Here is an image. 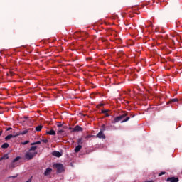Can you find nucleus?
Wrapping results in <instances>:
<instances>
[{
  "label": "nucleus",
  "mask_w": 182,
  "mask_h": 182,
  "mask_svg": "<svg viewBox=\"0 0 182 182\" xmlns=\"http://www.w3.org/2000/svg\"><path fill=\"white\" fill-rule=\"evenodd\" d=\"M36 154H38V151L27 152L25 154V159L26 160H32V159H33V157H35L36 156Z\"/></svg>",
  "instance_id": "f257e3e1"
},
{
  "label": "nucleus",
  "mask_w": 182,
  "mask_h": 182,
  "mask_svg": "<svg viewBox=\"0 0 182 182\" xmlns=\"http://www.w3.org/2000/svg\"><path fill=\"white\" fill-rule=\"evenodd\" d=\"M53 168H56L57 173H62L64 170L63 164H55L53 165Z\"/></svg>",
  "instance_id": "f03ea898"
},
{
  "label": "nucleus",
  "mask_w": 182,
  "mask_h": 182,
  "mask_svg": "<svg viewBox=\"0 0 182 182\" xmlns=\"http://www.w3.org/2000/svg\"><path fill=\"white\" fill-rule=\"evenodd\" d=\"M127 116V112H124L123 114L119 115L114 119V123H117V122H120V120H122Z\"/></svg>",
  "instance_id": "7ed1b4c3"
},
{
  "label": "nucleus",
  "mask_w": 182,
  "mask_h": 182,
  "mask_svg": "<svg viewBox=\"0 0 182 182\" xmlns=\"http://www.w3.org/2000/svg\"><path fill=\"white\" fill-rule=\"evenodd\" d=\"M96 137L98 139H106V135H105V133H103V130H100L97 134Z\"/></svg>",
  "instance_id": "20e7f679"
},
{
  "label": "nucleus",
  "mask_w": 182,
  "mask_h": 182,
  "mask_svg": "<svg viewBox=\"0 0 182 182\" xmlns=\"http://www.w3.org/2000/svg\"><path fill=\"white\" fill-rule=\"evenodd\" d=\"M27 133H29V129H25L23 131H19L18 132H16V136H25Z\"/></svg>",
  "instance_id": "39448f33"
},
{
  "label": "nucleus",
  "mask_w": 182,
  "mask_h": 182,
  "mask_svg": "<svg viewBox=\"0 0 182 182\" xmlns=\"http://www.w3.org/2000/svg\"><path fill=\"white\" fill-rule=\"evenodd\" d=\"M19 160H21V157L20 156H17L16 157L14 160L13 162L11 164V167L14 168L15 167H16V165H15V163H16V161H19Z\"/></svg>",
  "instance_id": "423d86ee"
},
{
  "label": "nucleus",
  "mask_w": 182,
  "mask_h": 182,
  "mask_svg": "<svg viewBox=\"0 0 182 182\" xmlns=\"http://www.w3.org/2000/svg\"><path fill=\"white\" fill-rule=\"evenodd\" d=\"M73 132H83V128L80 127L79 125H77L73 128Z\"/></svg>",
  "instance_id": "0eeeda50"
},
{
  "label": "nucleus",
  "mask_w": 182,
  "mask_h": 182,
  "mask_svg": "<svg viewBox=\"0 0 182 182\" xmlns=\"http://www.w3.org/2000/svg\"><path fill=\"white\" fill-rule=\"evenodd\" d=\"M166 181H170V182H178V178H176V177H171V178H168L166 179Z\"/></svg>",
  "instance_id": "6e6552de"
},
{
  "label": "nucleus",
  "mask_w": 182,
  "mask_h": 182,
  "mask_svg": "<svg viewBox=\"0 0 182 182\" xmlns=\"http://www.w3.org/2000/svg\"><path fill=\"white\" fill-rule=\"evenodd\" d=\"M52 155L55 156V157H62V154L58 151H53Z\"/></svg>",
  "instance_id": "1a4fd4ad"
},
{
  "label": "nucleus",
  "mask_w": 182,
  "mask_h": 182,
  "mask_svg": "<svg viewBox=\"0 0 182 182\" xmlns=\"http://www.w3.org/2000/svg\"><path fill=\"white\" fill-rule=\"evenodd\" d=\"M76 33L77 34V36H79V38H80L82 36H85V35H87V33L84 32V31H77L75 33V35H76Z\"/></svg>",
  "instance_id": "9d476101"
},
{
  "label": "nucleus",
  "mask_w": 182,
  "mask_h": 182,
  "mask_svg": "<svg viewBox=\"0 0 182 182\" xmlns=\"http://www.w3.org/2000/svg\"><path fill=\"white\" fill-rule=\"evenodd\" d=\"M46 134H49L50 136H56V132H55V130L51 129L50 131H47Z\"/></svg>",
  "instance_id": "9b49d317"
},
{
  "label": "nucleus",
  "mask_w": 182,
  "mask_h": 182,
  "mask_svg": "<svg viewBox=\"0 0 182 182\" xmlns=\"http://www.w3.org/2000/svg\"><path fill=\"white\" fill-rule=\"evenodd\" d=\"M14 137H18L16 134H9L5 137V140H10V139H12Z\"/></svg>",
  "instance_id": "f8f14e48"
},
{
  "label": "nucleus",
  "mask_w": 182,
  "mask_h": 182,
  "mask_svg": "<svg viewBox=\"0 0 182 182\" xmlns=\"http://www.w3.org/2000/svg\"><path fill=\"white\" fill-rule=\"evenodd\" d=\"M52 173V168H47L46 170L44 172V176H49Z\"/></svg>",
  "instance_id": "ddd939ff"
},
{
  "label": "nucleus",
  "mask_w": 182,
  "mask_h": 182,
  "mask_svg": "<svg viewBox=\"0 0 182 182\" xmlns=\"http://www.w3.org/2000/svg\"><path fill=\"white\" fill-rule=\"evenodd\" d=\"M82 150V145H78L75 147V153H79Z\"/></svg>",
  "instance_id": "4468645a"
},
{
  "label": "nucleus",
  "mask_w": 182,
  "mask_h": 182,
  "mask_svg": "<svg viewBox=\"0 0 182 182\" xmlns=\"http://www.w3.org/2000/svg\"><path fill=\"white\" fill-rule=\"evenodd\" d=\"M8 159H9V156H8V154H6L0 158V161H2V160H8Z\"/></svg>",
  "instance_id": "2eb2a0df"
},
{
  "label": "nucleus",
  "mask_w": 182,
  "mask_h": 182,
  "mask_svg": "<svg viewBox=\"0 0 182 182\" xmlns=\"http://www.w3.org/2000/svg\"><path fill=\"white\" fill-rule=\"evenodd\" d=\"M174 102H178V99H177V98L171 99V100H170L167 102V105H168V104H170V103H174Z\"/></svg>",
  "instance_id": "dca6fc26"
},
{
  "label": "nucleus",
  "mask_w": 182,
  "mask_h": 182,
  "mask_svg": "<svg viewBox=\"0 0 182 182\" xmlns=\"http://www.w3.org/2000/svg\"><path fill=\"white\" fill-rule=\"evenodd\" d=\"M43 127V126H42V125H38V126H37V127H36V132H41V130H42Z\"/></svg>",
  "instance_id": "f3484780"
},
{
  "label": "nucleus",
  "mask_w": 182,
  "mask_h": 182,
  "mask_svg": "<svg viewBox=\"0 0 182 182\" xmlns=\"http://www.w3.org/2000/svg\"><path fill=\"white\" fill-rule=\"evenodd\" d=\"M9 147V144L4 143L3 145H1V149H8Z\"/></svg>",
  "instance_id": "a211bd4d"
},
{
  "label": "nucleus",
  "mask_w": 182,
  "mask_h": 182,
  "mask_svg": "<svg viewBox=\"0 0 182 182\" xmlns=\"http://www.w3.org/2000/svg\"><path fill=\"white\" fill-rule=\"evenodd\" d=\"M36 149H38V146H31L29 149L30 152H33L35 151L36 150Z\"/></svg>",
  "instance_id": "6ab92c4d"
},
{
  "label": "nucleus",
  "mask_w": 182,
  "mask_h": 182,
  "mask_svg": "<svg viewBox=\"0 0 182 182\" xmlns=\"http://www.w3.org/2000/svg\"><path fill=\"white\" fill-rule=\"evenodd\" d=\"M129 120H130V117H127L125 119L122 121V123H124L126 122H129Z\"/></svg>",
  "instance_id": "aec40b11"
},
{
  "label": "nucleus",
  "mask_w": 182,
  "mask_h": 182,
  "mask_svg": "<svg viewBox=\"0 0 182 182\" xmlns=\"http://www.w3.org/2000/svg\"><path fill=\"white\" fill-rule=\"evenodd\" d=\"M77 144H83V141H82V139H77Z\"/></svg>",
  "instance_id": "412c9836"
},
{
  "label": "nucleus",
  "mask_w": 182,
  "mask_h": 182,
  "mask_svg": "<svg viewBox=\"0 0 182 182\" xmlns=\"http://www.w3.org/2000/svg\"><path fill=\"white\" fill-rule=\"evenodd\" d=\"M31 146H35V144H41V141H38L36 142L31 143Z\"/></svg>",
  "instance_id": "4be33fe9"
},
{
  "label": "nucleus",
  "mask_w": 182,
  "mask_h": 182,
  "mask_svg": "<svg viewBox=\"0 0 182 182\" xmlns=\"http://www.w3.org/2000/svg\"><path fill=\"white\" fill-rule=\"evenodd\" d=\"M102 128L100 130H102V132H105L106 130V126H105V124H102Z\"/></svg>",
  "instance_id": "5701e85b"
},
{
  "label": "nucleus",
  "mask_w": 182,
  "mask_h": 182,
  "mask_svg": "<svg viewBox=\"0 0 182 182\" xmlns=\"http://www.w3.org/2000/svg\"><path fill=\"white\" fill-rule=\"evenodd\" d=\"M28 143H29V141H25L22 142L21 144L25 146V145L28 144Z\"/></svg>",
  "instance_id": "b1692460"
},
{
  "label": "nucleus",
  "mask_w": 182,
  "mask_h": 182,
  "mask_svg": "<svg viewBox=\"0 0 182 182\" xmlns=\"http://www.w3.org/2000/svg\"><path fill=\"white\" fill-rule=\"evenodd\" d=\"M107 112H109V110H107V109L102 110V113H103L104 114H106Z\"/></svg>",
  "instance_id": "393cba45"
},
{
  "label": "nucleus",
  "mask_w": 182,
  "mask_h": 182,
  "mask_svg": "<svg viewBox=\"0 0 182 182\" xmlns=\"http://www.w3.org/2000/svg\"><path fill=\"white\" fill-rule=\"evenodd\" d=\"M63 126V124H62L60 122H58L57 124L58 127H62Z\"/></svg>",
  "instance_id": "a878e982"
},
{
  "label": "nucleus",
  "mask_w": 182,
  "mask_h": 182,
  "mask_svg": "<svg viewBox=\"0 0 182 182\" xmlns=\"http://www.w3.org/2000/svg\"><path fill=\"white\" fill-rule=\"evenodd\" d=\"M166 174V172H161L159 174V177H161V176H163Z\"/></svg>",
  "instance_id": "bb28decb"
},
{
  "label": "nucleus",
  "mask_w": 182,
  "mask_h": 182,
  "mask_svg": "<svg viewBox=\"0 0 182 182\" xmlns=\"http://www.w3.org/2000/svg\"><path fill=\"white\" fill-rule=\"evenodd\" d=\"M65 131L61 129L58 131V134H60V133H63Z\"/></svg>",
  "instance_id": "cd10ccee"
},
{
  "label": "nucleus",
  "mask_w": 182,
  "mask_h": 182,
  "mask_svg": "<svg viewBox=\"0 0 182 182\" xmlns=\"http://www.w3.org/2000/svg\"><path fill=\"white\" fill-rule=\"evenodd\" d=\"M11 133H13V134H16L17 132H15V129H13V130L11 131Z\"/></svg>",
  "instance_id": "c85d7f7f"
},
{
  "label": "nucleus",
  "mask_w": 182,
  "mask_h": 182,
  "mask_svg": "<svg viewBox=\"0 0 182 182\" xmlns=\"http://www.w3.org/2000/svg\"><path fill=\"white\" fill-rule=\"evenodd\" d=\"M93 136H92V135H87V136H86V139H90V137H92Z\"/></svg>",
  "instance_id": "c756f323"
},
{
  "label": "nucleus",
  "mask_w": 182,
  "mask_h": 182,
  "mask_svg": "<svg viewBox=\"0 0 182 182\" xmlns=\"http://www.w3.org/2000/svg\"><path fill=\"white\" fill-rule=\"evenodd\" d=\"M43 143H48V139H43Z\"/></svg>",
  "instance_id": "7c9ffc66"
},
{
  "label": "nucleus",
  "mask_w": 182,
  "mask_h": 182,
  "mask_svg": "<svg viewBox=\"0 0 182 182\" xmlns=\"http://www.w3.org/2000/svg\"><path fill=\"white\" fill-rule=\"evenodd\" d=\"M105 117H109V113H107V112L105 113Z\"/></svg>",
  "instance_id": "2f4dec72"
},
{
  "label": "nucleus",
  "mask_w": 182,
  "mask_h": 182,
  "mask_svg": "<svg viewBox=\"0 0 182 182\" xmlns=\"http://www.w3.org/2000/svg\"><path fill=\"white\" fill-rule=\"evenodd\" d=\"M9 130H12V128L11 127H9L6 129V131L9 132Z\"/></svg>",
  "instance_id": "473e14b6"
},
{
  "label": "nucleus",
  "mask_w": 182,
  "mask_h": 182,
  "mask_svg": "<svg viewBox=\"0 0 182 182\" xmlns=\"http://www.w3.org/2000/svg\"><path fill=\"white\" fill-rule=\"evenodd\" d=\"M26 182H32V179L30 178V179H28Z\"/></svg>",
  "instance_id": "72a5a7b5"
},
{
  "label": "nucleus",
  "mask_w": 182,
  "mask_h": 182,
  "mask_svg": "<svg viewBox=\"0 0 182 182\" xmlns=\"http://www.w3.org/2000/svg\"><path fill=\"white\" fill-rule=\"evenodd\" d=\"M100 106H103V104L98 105L97 107H100Z\"/></svg>",
  "instance_id": "f704fd0d"
},
{
  "label": "nucleus",
  "mask_w": 182,
  "mask_h": 182,
  "mask_svg": "<svg viewBox=\"0 0 182 182\" xmlns=\"http://www.w3.org/2000/svg\"><path fill=\"white\" fill-rule=\"evenodd\" d=\"M87 60H92V58H88Z\"/></svg>",
  "instance_id": "c9c22d12"
},
{
  "label": "nucleus",
  "mask_w": 182,
  "mask_h": 182,
  "mask_svg": "<svg viewBox=\"0 0 182 182\" xmlns=\"http://www.w3.org/2000/svg\"><path fill=\"white\" fill-rule=\"evenodd\" d=\"M131 117H134V115L130 114Z\"/></svg>",
  "instance_id": "e433bc0d"
},
{
  "label": "nucleus",
  "mask_w": 182,
  "mask_h": 182,
  "mask_svg": "<svg viewBox=\"0 0 182 182\" xmlns=\"http://www.w3.org/2000/svg\"><path fill=\"white\" fill-rule=\"evenodd\" d=\"M2 134V131H0V136H1Z\"/></svg>",
  "instance_id": "4c0bfd02"
},
{
  "label": "nucleus",
  "mask_w": 182,
  "mask_h": 182,
  "mask_svg": "<svg viewBox=\"0 0 182 182\" xmlns=\"http://www.w3.org/2000/svg\"><path fill=\"white\" fill-rule=\"evenodd\" d=\"M16 178V176H13V178Z\"/></svg>",
  "instance_id": "58836bf2"
},
{
  "label": "nucleus",
  "mask_w": 182,
  "mask_h": 182,
  "mask_svg": "<svg viewBox=\"0 0 182 182\" xmlns=\"http://www.w3.org/2000/svg\"><path fill=\"white\" fill-rule=\"evenodd\" d=\"M25 119H28V117H25Z\"/></svg>",
  "instance_id": "ea45409f"
}]
</instances>
